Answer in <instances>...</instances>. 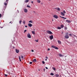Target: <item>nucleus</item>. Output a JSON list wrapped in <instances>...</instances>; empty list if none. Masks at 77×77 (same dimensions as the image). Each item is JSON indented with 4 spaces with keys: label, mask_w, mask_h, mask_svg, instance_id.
Masks as SVG:
<instances>
[{
    "label": "nucleus",
    "mask_w": 77,
    "mask_h": 77,
    "mask_svg": "<svg viewBox=\"0 0 77 77\" xmlns=\"http://www.w3.org/2000/svg\"><path fill=\"white\" fill-rule=\"evenodd\" d=\"M46 32L48 34H50V35H52L53 34V32L50 30H47Z\"/></svg>",
    "instance_id": "1"
},
{
    "label": "nucleus",
    "mask_w": 77,
    "mask_h": 77,
    "mask_svg": "<svg viewBox=\"0 0 77 77\" xmlns=\"http://www.w3.org/2000/svg\"><path fill=\"white\" fill-rule=\"evenodd\" d=\"M49 38H50V39H51V40H52V39H53V35H52L50 36H49Z\"/></svg>",
    "instance_id": "2"
},
{
    "label": "nucleus",
    "mask_w": 77,
    "mask_h": 77,
    "mask_svg": "<svg viewBox=\"0 0 77 77\" xmlns=\"http://www.w3.org/2000/svg\"><path fill=\"white\" fill-rule=\"evenodd\" d=\"M54 18H56V19H57L58 18V16L56 15H54L53 16Z\"/></svg>",
    "instance_id": "3"
},
{
    "label": "nucleus",
    "mask_w": 77,
    "mask_h": 77,
    "mask_svg": "<svg viewBox=\"0 0 77 77\" xmlns=\"http://www.w3.org/2000/svg\"><path fill=\"white\" fill-rule=\"evenodd\" d=\"M27 36L28 38H31V35H30V34L29 33H28L27 34Z\"/></svg>",
    "instance_id": "4"
},
{
    "label": "nucleus",
    "mask_w": 77,
    "mask_h": 77,
    "mask_svg": "<svg viewBox=\"0 0 77 77\" xmlns=\"http://www.w3.org/2000/svg\"><path fill=\"white\" fill-rule=\"evenodd\" d=\"M64 38H65L66 39H68V38H69V36L68 35H66L65 36Z\"/></svg>",
    "instance_id": "5"
},
{
    "label": "nucleus",
    "mask_w": 77,
    "mask_h": 77,
    "mask_svg": "<svg viewBox=\"0 0 77 77\" xmlns=\"http://www.w3.org/2000/svg\"><path fill=\"white\" fill-rule=\"evenodd\" d=\"M66 22L68 23H71V21L69 20H66Z\"/></svg>",
    "instance_id": "6"
},
{
    "label": "nucleus",
    "mask_w": 77,
    "mask_h": 77,
    "mask_svg": "<svg viewBox=\"0 0 77 77\" xmlns=\"http://www.w3.org/2000/svg\"><path fill=\"white\" fill-rule=\"evenodd\" d=\"M20 52V50H18L17 49H16V52L17 53H18Z\"/></svg>",
    "instance_id": "7"
},
{
    "label": "nucleus",
    "mask_w": 77,
    "mask_h": 77,
    "mask_svg": "<svg viewBox=\"0 0 77 77\" xmlns=\"http://www.w3.org/2000/svg\"><path fill=\"white\" fill-rule=\"evenodd\" d=\"M24 12L26 13H27V10L26 9H24Z\"/></svg>",
    "instance_id": "8"
},
{
    "label": "nucleus",
    "mask_w": 77,
    "mask_h": 77,
    "mask_svg": "<svg viewBox=\"0 0 77 77\" xmlns=\"http://www.w3.org/2000/svg\"><path fill=\"white\" fill-rule=\"evenodd\" d=\"M28 26L29 27H32V24L30 23H29L28 24Z\"/></svg>",
    "instance_id": "9"
},
{
    "label": "nucleus",
    "mask_w": 77,
    "mask_h": 77,
    "mask_svg": "<svg viewBox=\"0 0 77 77\" xmlns=\"http://www.w3.org/2000/svg\"><path fill=\"white\" fill-rule=\"evenodd\" d=\"M61 14L62 15H63V16H64L65 15V14L62 12H61Z\"/></svg>",
    "instance_id": "10"
},
{
    "label": "nucleus",
    "mask_w": 77,
    "mask_h": 77,
    "mask_svg": "<svg viewBox=\"0 0 77 77\" xmlns=\"http://www.w3.org/2000/svg\"><path fill=\"white\" fill-rule=\"evenodd\" d=\"M58 42L59 44H61V42L60 40L58 41Z\"/></svg>",
    "instance_id": "11"
},
{
    "label": "nucleus",
    "mask_w": 77,
    "mask_h": 77,
    "mask_svg": "<svg viewBox=\"0 0 77 77\" xmlns=\"http://www.w3.org/2000/svg\"><path fill=\"white\" fill-rule=\"evenodd\" d=\"M59 56H60V57H63V56L61 54H59Z\"/></svg>",
    "instance_id": "12"
},
{
    "label": "nucleus",
    "mask_w": 77,
    "mask_h": 77,
    "mask_svg": "<svg viewBox=\"0 0 77 77\" xmlns=\"http://www.w3.org/2000/svg\"><path fill=\"white\" fill-rule=\"evenodd\" d=\"M37 1L38 3H41V1L39 0H37Z\"/></svg>",
    "instance_id": "13"
},
{
    "label": "nucleus",
    "mask_w": 77,
    "mask_h": 77,
    "mask_svg": "<svg viewBox=\"0 0 77 77\" xmlns=\"http://www.w3.org/2000/svg\"><path fill=\"white\" fill-rule=\"evenodd\" d=\"M32 34H35V32L34 31H32Z\"/></svg>",
    "instance_id": "14"
},
{
    "label": "nucleus",
    "mask_w": 77,
    "mask_h": 77,
    "mask_svg": "<svg viewBox=\"0 0 77 77\" xmlns=\"http://www.w3.org/2000/svg\"><path fill=\"white\" fill-rule=\"evenodd\" d=\"M55 76H56V77H59V75H58L57 74H56L55 75Z\"/></svg>",
    "instance_id": "15"
},
{
    "label": "nucleus",
    "mask_w": 77,
    "mask_h": 77,
    "mask_svg": "<svg viewBox=\"0 0 77 77\" xmlns=\"http://www.w3.org/2000/svg\"><path fill=\"white\" fill-rule=\"evenodd\" d=\"M29 23H33V21L32 20H31L30 21H29Z\"/></svg>",
    "instance_id": "16"
},
{
    "label": "nucleus",
    "mask_w": 77,
    "mask_h": 77,
    "mask_svg": "<svg viewBox=\"0 0 77 77\" xmlns=\"http://www.w3.org/2000/svg\"><path fill=\"white\" fill-rule=\"evenodd\" d=\"M29 0H26L25 1V3H27L28 2H29Z\"/></svg>",
    "instance_id": "17"
},
{
    "label": "nucleus",
    "mask_w": 77,
    "mask_h": 77,
    "mask_svg": "<svg viewBox=\"0 0 77 77\" xmlns=\"http://www.w3.org/2000/svg\"><path fill=\"white\" fill-rule=\"evenodd\" d=\"M55 47L56 46H54V45L51 46V47L52 48H55Z\"/></svg>",
    "instance_id": "18"
},
{
    "label": "nucleus",
    "mask_w": 77,
    "mask_h": 77,
    "mask_svg": "<svg viewBox=\"0 0 77 77\" xmlns=\"http://www.w3.org/2000/svg\"><path fill=\"white\" fill-rule=\"evenodd\" d=\"M23 23L24 24H25L26 23V21L25 20H23Z\"/></svg>",
    "instance_id": "19"
},
{
    "label": "nucleus",
    "mask_w": 77,
    "mask_h": 77,
    "mask_svg": "<svg viewBox=\"0 0 77 77\" xmlns=\"http://www.w3.org/2000/svg\"><path fill=\"white\" fill-rule=\"evenodd\" d=\"M58 29H61V27L58 26L57 27Z\"/></svg>",
    "instance_id": "20"
},
{
    "label": "nucleus",
    "mask_w": 77,
    "mask_h": 77,
    "mask_svg": "<svg viewBox=\"0 0 77 77\" xmlns=\"http://www.w3.org/2000/svg\"><path fill=\"white\" fill-rule=\"evenodd\" d=\"M52 69L54 71H55L56 70V68H54V67H52Z\"/></svg>",
    "instance_id": "21"
},
{
    "label": "nucleus",
    "mask_w": 77,
    "mask_h": 77,
    "mask_svg": "<svg viewBox=\"0 0 77 77\" xmlns=\"http://www.w3.org/2000/svg\"><path fill=\"white\" fill-rule=\"evenodd\" d=\"M60 27H61V28H63V27L64 26L63 25H61L60 26Z\"/></svg>",
    "instance_id": "22"
},
{
    "label": "nucleus",
    "mask_w": 77,
    "mask_h": 77,
    "mask_svg": "<svg viewBox=\"0 0 77 77\" xmlns=\"http://www.w3.org/2000/svg\"><path fill=\"white\" fill-rule=\"evenodd\" d=\"M33 61L34 62H36V59H34L33 60Z\"/></svg>",
    "instance_id": "23"
},
{
    "label": "nucleus",
    "mask_w": 77,
    "mask_h": 77,
    "mask_svg": "<svg viewBox=\"0 0 77 77\" xmlns=\"http://www.w3.org/2000/svg\"><path fill=\"white\" fill-rule=\"evenodd\" d=\"M50 74L51 75H54V74L53 73H51Z\"/></svg>",
    "instance_id": "24"
},
{
    "label": "nucleus",
    "mask_w": 77,
    "mask_h": 77,
    "mask_svg": "<svg viewBox=\"0 0 77 77\" xmlns=\"http://www.w3.org/2000/svg\"><path fill=\"white\" fill-rule=\"evenodd\" d=\"M57 9L58 11H60V9L59 8H57Z\"/></svg>",
    "instance_id": "25"
},
{
    "label": "nucleus",
    "mask_w": 77,
    "mask_h": 77,
    "mask_svg": "<svg viewBox=\"0 0 77 77\" xmlns=\"http://www.w3.org/2000/svg\"><path fill=\"white\" fill-rule=\"evenodd\" d=\"M4 5H5V6H6V5H7V3L6 2H4Z\"/></svg>",
    "instance_id": "26"
},
{
    "label": "nucleus",
    "mask_w": 77,
    "mask_h": 77,
    "mask_svg": "<svg viewBox=\"0 0 77 77\" xmlns=\"http://www.w3.org/2000/svg\"><path fill=\"white\" fill-rule=\"evenodd\" d=\"M55 49H56V50H58V48L56 47H55Z\"/></svg>",
    "instance_id": "27"
},
{
    "label": "nucleus",
    "mask_w": 77,
    "mask_h": 77,
    "mask_svg": "<svg viewBox=\"0 0 77 77\" xmlns=\"http://www.w3.org/2000/svg\"><path fill=\"white\" fill-rule=\"evenodd\" d=\"M27 32V30L25 29L24 31V33H25V32Z\"/></svg>",
    "instance_id": "28"
},
{
    "label": "nucleus",
    "mask_w": 77,
    "mask_h": 77,
    "mask_svg": "<svg viewBox=\"0 0 77 77\" xmlns=\"http://www.w3.org/2000/svg\"><path fill=\"white\" fill-rule=\"evenodd\" d=\"M27 7H28V8H30V6L29 5H27Z\"/></svg>",
    "instance_id": "29"
},
{
    "label": "nucleus",
    "mask_w": 77,
    "mask_h": 77,
    "mask_svg": "<svg viewBox=\"0 0 77 77\" xmlns=\"http://www.w3.org/2000/svg\"><path fill=\"white\" fill-rule=\"evenodd\" d=\"M60 18H63V19H64L65 18L64 17H62L61 16H60Z\"/></svg>",
    "instance_id": "30"
},
{
    "label": "nucleus",
    "mask_w": 77,
    "mask_h": 77,
    "mask_svg": "<svg viewBox=\"0 0 77 77\" xmlns=\"http://www.w3.org/2000/svg\"><path fill=\"white\" fill-rule=\"evenodd\" d=\"M22 22V21L21 20H20V21L19 23H20V24H21Z\"/></svg>",
    "instance_id": "31"
},
{
    "label": "nucleus",
    "mask_w": 77,
    "mask_h": 77,
    "mask_svg": "<svg viewBox=\"0 0 77 77\" xmlns=\"http://www.w3.org/2000/svg\"><path fill=\"white\" fill-rule=\"evenodd\" d=\"M42 63L43 64H45V62H44V61H42Z\"/></svg>",
    "instance_id": "32"
},
{
    "label": "nucleus",
    "mask_w": 77,
    "mask_h": 77,
    "mask_svg": "<svg viewBox=\"0 0 77 77\" xmlns=\"http://www.w3.org/2000/svg\"><path fill=\"white\" fill-rule=\"evenodd\" d=\"M63 13H64V14H66V12H65V11L64 10L63 11Z\"/></svg>",
    "instance_id": "33"
},
{
    "label": "nucleus",
    "mask_w": 77,
    "mask_h": 77,
    "mask_svg": "<svg viewBox=\"0 0 77 77\" xmlns=\"http://www.w3.org/2000/svg\"><path fill=\"white\" fill-rule=\"evenodd\" d=\"M21 58H22V59H23V56L21 55Z\"/></svg>",
    "instance_id": "34"
},
{
    "label": "nucleus",
    "mask_w": 77,
    "mask_h": 77,
    "mask_svg": "<svg viewBox=\"0 0 77 77\" xmlns=\"http://www.w3.org/2000/svg\"><path fill=\"white\" fill-rule=\"evenodd\" d=\"M65 30H67V28L66 27H65Z\"/></svg>",
    "instance_id": "35"
},
{
    "label": "nucleus",
    "mask_w": 77,
    "mask_h": 77,
    "mask_svg": "<svg viewBox=\"0 0 77 77\" xmlns=\"http://www.w3.org/2000/svg\"><path fill=\"white\" fill-rule=\"evenodd\" d=\"M69 35L70 36H72V34H69Z\"/></svg>",
    "instance_id": "36"
},
{
    "label": "nucleus",
    "mask_w": 77,
    "mask_h": 77,
    "mask_svg": "<svg viewBox=\"0 0 77 77\" xmlns=\"http://www.w3.org/2000/svg\"><path fill=\"white\" fill-rule=\"evenodd\" d=\"M29 64H32V62H29Z\"/></svg>",
    "instance_id": "37"
},
{
    "label": "nucleus",
    "mask_w": 77,
    "mask_h": 77,
    "mask_svg": "<svg viewBox=\"0 0 77 77\" xmlns=\"http://www.w3.org/2000/svg\"><path fill=\"white\" fill-rule=\"evenodd\" d=\"M9 23H11V24H12V23H13V22L11 21Z\"/></svg>",
    "instance_id": "38"
},
{
    "label": "nucleus",
    "mask_w": 77,
    "mask_h": 77,
    "mask_svg": "<svg viewBox=\"0 0 77 77\" xmlns=\"http://www.w3.org/2000/svg\"><path fill=\"white\" fill-rule=\"evenodd\" d=\"M35 41L36 42H38V40H35Z\"/></svg>",
    "instance_id": "39"
},
{
    "label": "nucleus",
    "mask_w": 77,
    "mask_h": 77,
    "mask_svg": "<svg viewBox=\"0 0 77 77\" xmlns=\"http://www.w3.org/2000/svg\"><path fill=\"white\" fill-rule=\"evenodd\" d=\"M5 77H7L8 75L6 74H5Z\"/></svg>",
    "instance_id": "40"
},
{
    "label": "nucleus",
    "mask_w": 77,
    "mask_h": 77,
    "mask_svg": "<svg viewBox=\"0 0 77 77\" xmlns=\"http://www.w3.org/2000/svg\"><path fill=\"white\" fill-rule=\"evenodd\" d=\"M2 17V14H0V17L1 18Z\"/></svg>",
    "instance_id": "41"
},
{
    "label": "nucleus",
    "mask_w": 77,
    "mask_h": 77,
    "mask_svg": "<svg viewBox=\"0 0 77 77\" xmlns=\"http://www.w3.org/2000/svg\"><path fill=\"white\" fill-rule=\"evenodd\" d=\"M19 60L21 59V57H20V56H19Z\"/></svg>",
    "instance_id": "42"
},
{
    "label": "nucleus",
    "mask_w": 77,
    "mask_h": 77,
    "mask_svg": "<svg viewBox=\"0 0 77 77\" xmlns=\"http://www.w3.org/2000/svg\"><path fill=\"white\" fill-rule=\"evenodd\" d=\"M45 68L46 69H48V67H46Z\"/></svg>",
    "instance_id": "43"
},
{
    "label": "nucleus",
    "mask_w": 77,
    "mask_h": 77,
    "mask_svg": "<svg viewBox=\"0 0 77 77\" xmlns=\"http://www.w3.org/2000/svg\"><path fill=\"white\" fill-rule=\"evenodd\" d=\"M9 1V0H6V2H8V1Z\"/></svg>",
    "instance_id": "44"
},
{
    "label": "nucleus",
    "mask_w": 77,
    "mask_h": 77,
    "mask_svg": "<svg viewBox=\"0 0 77 77\" xmlns=\"http://www.w3.org/2000/svg\"><path fill=\"white\" fill-rule=\"evenodd\" d=\"M66 35H68L69 34L68 33H66Z\"/></svg>",
    "instance_id": "45"
},
{
    "label": "nucleus",
    "mask_w": 77,
    "mask_h": 77,
    "mask_svg": "<svg viewBox=\"0 0 77 77\" xmlns=\"http://www.w3.org/2000/svg\"><path fill=\"white\" fill-rule=\"evenodd\" d=\"M31 51H32V52H33L34 51V50H32Z\"/></svg>",
    "instance_id": "46"
},
{
    "label": "nucleus",
    "mask_w": 77,
    "mask_h": 77,
    "mask_svg": "<svg viewBox=\"0 0 77 77\" xmlns=\"http://www.w3.org/2000/svg\"><path fill=\"white\" fill-rule=\"evenodd\" d=\"M45 58H46V59H48V57H47V56Z\"/></svg>",
    "instance_id": "47"
},
{
    "label": "nucleus",
    "mask_w": 77,
    "mask_h": 77,
    "mask_svg": "<svg viewBox=\"0 0 77 77\" xmlns=\"http://www.w3.org/2000/svg\"><path fill=\"white\" fill-rule=\"evenodd\" d=\"M49 50H50V48H48V51H49Z\"/></svg>",
    "instance_id": "48"
},
{
    "label": "nucleus",
    "mask_w": 77,
    "mask_h": 77,
    "mask_svg": "<svg viewBox=\"0 0 77 77\" xmlns=\"http://www.w3.org/2000/svg\"><path fill=\"white\" fill-rule=\"evenodd\" d=\"M31 3H33V2L32 1Z\"/></svg>",
    "instance_id": "49"
},
{
    "label": "nucleus",
    "mask_w": 77,
    "mask_h": 77,
    "mask_svg": "<svg viewBox=\"0 0 77 77\" xmlns=\"http://www.w3.org/2000/svg\"><path fill=\"white\" fill-rule=\"evenodd\" d=\"M25 27H27V26H25Z\"/></svg>",
    "instance_id": "50"
},
{
    "label": "nucleus",
    "mask_w": 77,
    "mask_h": 77,
    "mask_svg": "<svg viewBox=\"0 0 77 77\" xmlns=\"http://www.w3.org/2000/svg\"><path fill=\"white\" fill-rule=\"evenodd\" d=\"M17 11H18V13H19V11H18V10H17Z\"/></svg>",
    "instance_id": "51"
},
{
    "label": "nucleus",
    "mask_w": 77,
    "mask_h": 77,
    "mask_svg": "<svg viewBox=\"0 0 77 77\" xmlns=\"http://www.w3.org/2000/svg\"><path fill=\"white\" fill-rule=\"evenodd\" d=\"M20 60V62L21 61V59H19Z\"/></svg>",
    "instance_id": "52"
},
{
    "label": "nucleus",
    "mask_w": 77,
    "mask_h": 77,
    "mask_svg": "<svg viewBox=\"0 0 77 77\" xmlns=\"http://www.w3.org/2000/svg\"><path fill=\"white\" fill-rule=\"evenodd\" d=\"M13 48H15V47L14 46H13Z\"/></svg>",
    "instance_id": "53"
},
{
    "label": "nucleus",
    "mask_w": 77,
    "mask_h": 77,
    "mask_svg": "<svg viewBox=\"0 0 77 77\" xmlns=\"http://www.w3.org/2000/svg\"><path fill=\"white\" fill-rule=\"evenodd\" d=\"M45 60L46 61H47V59H45Z\"/></svg>",
    "instance_id": "54"
},
{
    "label": "nucleus",
    "mask_w": 77,
    "mask_h": 77,
    "mask_svg": "<svg viewBox=\"0 0 77 77\" xmlns=\"http://www.w3.org/2000/svg\"><path fill=\"white\" fill-rule=\"evenodd\" d=\"M0 27L1 29H2V28H3V27Z\"/></svg>",
    "instance_id": "55"
},
{
    "label": "nucleus",
    "mask_w": 77,
    "mask_h": 77,
    "mask_svg": "<svg viewBox=\"0 0 77 77\" xmlns=\"http://www.w3.org/2000/svg\"><path fill=\"white\" fill-rule=\"evenodd\" d=\"M64 19H66V18H65V17H64Z\"/></svg>",
    "instance_id": "56"
},
{
    "label": "nucleus",
    "mask_w": 77,
    "mask_h": 77,
    "mask_svg": "<svg viewBox=\"0 0 77 77\" xmlns=\"http://www.w3.org/2000/svg\"><path fill=\"white\" fill-rule=\"evenodd\" d=\"M55 9H57V8H55Z\"/></svg>",
    "instance_id": "57"
},
{
    "label": "nucleus",
    "mask_w": 77,
    "mask_h": 77,
    "mask_svg": "<svg viewBox=\"0 0 77 77\" xmlns=\"http://www.w3.org/2000/svg\"><path fill=\"white\" fill-rule=\"evenodd\" d=\"M33 12H34V13H35V11H33Z\"/></svg>",
    "instance_id": "58"
},
{
    "label": "nucleus",
    "mask_w": 77,
    "mask_h": 77,
    "mask_svg": "<svg viewBox=\"0 0 77 77\" xmlns=\"http://www.w3.org/2000/svg\"><path fill=\"white\" fill-rule=\"evenodd\" d=\"M44 71H45V69H44Z\"/></svg>",
    "instance_id": "59"
},
{
    "label": "nucleus",
    "mask_w": 77,
    "mask_h": 77,
    "mask_svg": "<svg viewBox=\"0 0 77 77\" xmlns=\"http://www.w3.org/2000/svg\"><path fill=\"white\" fill-rule=\"evenodd\" d=\"M33 30H34V31H35V29H33Z\"/></svg>",
    "instance_id": "60"
},
{
    "label": "nucleus",
    "mask_w": 77,
    "mask_h": 77,
    "mask_svg": "<svg viewBox=\"0 0 77 77\" xmlns=\"http://www.w3.org/2000/svg\"><path fill=\"white\" fill-rule=\"evenodd\" d=\"M63 32H62V34H63Z\"/></svg>",
    "instance_id": "61"
},
{
    "label": "nucleus",
    "mask_w": 77,
    "mask_h": 77,
    "mask_svg": "<svg viewBox=\"0 0 77 77\" xmlns=\"http://www.w3.org/2000/svg\"><path fill=\"white\" fill-rule=\"evenodd\" d=\"M38 71H40V69H38Z\"/></svg>",
    "instance_id": "62"
},
{
    "label": "nucleus",
    "mask_w": 77,
    "mask_h": 77,
    "mask_svg": "<svg viewBox=\"0 0 77 77\" xmlns=\"http://www.w3.org/2000/svg\"><path fill=\"white\" fill-rule=\"evenodd\" d=\"M0 24H1V23H0Z\"/></svg>",
    "instance_id": "63"
},
{
    "label": "nucleus",
    "mask_w": 77,
    "mask_h": 77,
    "mask_svg": "<svg viewBox=\"0 0 77 77\" xmlns=\"http://www.w3.org/2000/svg\"><path fill=\"white\" fill-rule=\"evenodd\" d=\"M49 0V1H50V0Z\"/></svg>",
    "instance_id": "64"
}]
</instances>
